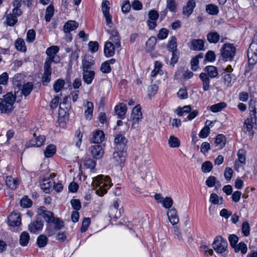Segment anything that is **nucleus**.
Masks as SVG:
<instances>
[{"label":"nucleus","instance_id":"f257e3e1","mask_svg":"<svg viewBox=\"0 0 257 257\" xmlns=\"http://www.w3.org/2000/svg\"><path fill=\"white\" fill-rule=\"evenodd\" d=\"M92 185L96 189V194L100 196H102L112 186V183L109 176L99 175L93 178Z\"/></svg>","mask_w":257,"mask_h":257},{"label":"nucleus","instance_id":"f03ea898","mask_svg":"<svg viewBox=\"0 0 257 257\" xmlns=\"http://www.w3.org/2000/svg\"><path fill=\"white\" fill-rule=\"evenodd\" d=\"M109 40L106 42L104 46V54L106 57L113 56L115 54V48H119L120 38L118 32L116 30H112L110 32Z\"/></svg>","mask_w":257,"mask_h":257},{"label":"nucleus","instance_id":"7ed1b4c3","mask_svg":"<svg viewBox=\"0 0 257 257\" xmlns=\"http://www.w3.org/2000/svg\"><path fill=\"white\" fill-rule=\"evenodd\" d=\"M48 220H45L46 222L45 233L48 236L55 235L58 230L64 227V221L59 217H55L54 214Z\"/></svg>","mask_w":257,"mask_h":257},{"label":"nucleus","instance_id":"20e7f679","mask_svg":"<svg viewBox=\"0 0 257 257\" xmlns=\"http://www.w3.org/2000/svg\"><path fill=\"white\" fill-rule=\"evenodd\" d=\"M16 101V97L12 93L9 92L0 98V111L2 113H7L12 111Z\"/></svg>","mask_w":257,"mask_h":257},{"label":"nucleus","instance_id":"39448f33","mask_svg":"<svg viewBox=\"0 0 257 257\" xmlns=\"http://www.w3.org/2000/svg\"><path fill=\"white\" fill-rule=\"evenodd\" d=\"M221 56L225 61H232L236 53V48L233 44H224L221 50Z\"/></svg>","mask_w":257,"mask_h":257},{"label":"nucleus","instance_id":"423d86ee","mask_svg":"<svg viewBox=\"0 0 257 257\" xmlns=\"http://www.w3.org/2000/svg\"><path fill=\"white\" fill-rule=\"evenodd\" d=\"M59 51V48L57 46H52L48 48L46 50V54L47 57L45 60V64L51 65L52 62L57 63L60 61V58L57 55Z\"/></svg>","mask_w":257,"mask_h":257},{"label":"nucleus","instance_id":"0eeeda50","mask_svg":"<svg viewBox=\"0 0 257 257\" xmlns=\"http://www.w3.org/2000/svg\"><path fill=\"white\" fill-rule=\"evenodd\" d=\"M212 246L217 253H222L227 248V242L221 236H218L214 238Z\"/></svg>","mask_w":257,"mask_h":257},{"label":"nucleus","instance_id":"6e6552de","mask_svg":"<svg viewBox=\"0 0 257 257\" xmlns=\"http://www.w3.org/2000/svg\"><path fill=\"white\" fill-rule=\"evenodd\" d=\"M126 156V150H115L113 154L112 162L115 166L122 167L124 166Z\"/></svg>","mask_w":257,"mask_h":257},{"label":"nucleus","instance_id":"1a4fd4ad","mask_svg":"<svg viewBox=\"0 0 257 257\" xmlns=\"http://www.w3.org/2000/svg\"><path fill=\"white\" fill-rule=\"evenodd\" d=\"M141 109V105L138 104L132 110L131 118L132 122V127L134 128H136L138 126L139 122L141 121L143 118Z\"/></svg>","mask_w":257,"mask_h":257},{"label":"nucleus","instance_id":"9d476101","mask_svg":"<svg viewBox=\"0 0 257 257\" xmlns=\"http://www.w3.org/2000/svg\"><path fill=\"white\" fill-rule=\"evenodd\" d=\"M8 224L12 227L19 226L21 224L20 214L16 212H13L8 217Z\"/></svg>","mask_w":257,"mask_h":257},{"label":"nucleus","instance_id":"9b49d317","mask_svg":"<svg viewBox=\"0 0 257 257\" xmlns=\"http://www.w3.org/2000/svg\"><path fill=\"white\" fill-rule=\"evenodd\" d=\"M127 142V141L124 136L122 135H117L114 140L115 150H126Z\"/></svg>","mask_w":257,"mask_h":257},{"label":"nucleus","instance_id":"f8f14e48","mask_svg":"<svg viewBox=\"0 0 257 257\" xmlns=\"http://www.w3.org/2000/svg\"><path fill=\"white\" fill-rule=\"evenodd\" d=\"M126 105L124 103H119L114 107V113L119 119H123L125 117L127 112Z\"/></svg>","mask_w":257,"mask_h":257},{"label":"nucleus","instance_id":"ddd939ff","mask_svg":"<svg viewBox=\"0 0 257 257\" xmlns=\"http://www.w3.org/2000/svg\"><path fill=\"white\" fill-rule=\"evenodd\" d=\"M189 47L194 51H201L204 49V41L202 39H192L189 43Z\"/></svg>","mask_w":257,"mask_h":257},{"label":"nucleus","instance_id":"4468645a","mask_svg":"<svg viewBox=\"0 0 257 257\" xmlns=\"http://www.w3.org/2000/svg\"><path fill=\"white\" fill-rule=\"evenodd\" d=\"M43 226V221L37 219L29 224V230L31 233L36 234L42 230Z\"/></svg>","mask_w":257,"mask_h":257},{"label":"nucleus","instance_id":"2eb2a0df","mask_svg":"<svg viewBox=\"0 0 257 257\" xmlns=\"http://www.w3.org/2000/svg\"><path fill=\"white\" fill-rule=\"evenodd\" d=\"M91 154L95 159H99L104 154V150L101 145H94L91 146Z\"/></svg>","mask_w":257,"mask_h":257},{"label":"nucleus","instance_id":"dca6fc26","mask_svg":"<svg viewBox=\"0 0 257 257\" xmlns=\"http://www.w3.org/2000/svg\"><path fill=\"white\" fill-rule=\"evenodd\" d=\"M196 7L195 0H189L186 5L183 7L182 14L186 17L190 16L193 12L194 9Z\"/></svg>","mask_w":257,"mask_h":257},{"label":"nucleus","instance_id":"f3484780","mask_svg":"<svg viewBox=\"0 0 257 257\" xmlns=\"http://www.w3.org/2000/svg\"><path fill=\"white\" fill-rule=\"evenodd\" d=\"M167 215L169 221L173 225H176L179 222V217L175 208H172L169 209L167 212Z\"/></svg>","mask_w":257,"mask_h":257},{"label":"nucleus","instance_id":"a211bd4d","mask_svg":"<svg viewBox=\"0 0 257 257\" xmlns=\"http://www.w3.org/2000/svg\"><path fill=\"white\" fill-rule=\"evenodd\" d=\"M222 77L224 85L227 87L232 86L236 80L235 76L232 73H226V72H222Z\"/></svg>","mask_w":257,"mask_h":257},{"label":"nucleus","instance_id":"6ab92c4d","mask_svg":"<svg viewBox=\"0 0 257 257\" xmlns=\"http://www.w3.org/2000/svg\"><path fill=\"white\" fill-rule=\"evenodd\" d=\"M83 106L85 108L84 115L86 119H91L92 117L94 110V105L92 102L86 101L84 102Z\"/></svg>","mask_w":257,"mask_h":257},{"label":"nucleus","instance_id":"aec40b11","mask_svg":"<svg viewBox=\"0 0 257 257\" xmlns=\"http://www.w3.org/2000/svg\"><path fill=\"white\" fill-rule=\"evenodd\" d=\"M44 70L42 82L44 85H46L50 81L52 73L51 65L44 64Z\"/></svg>","mask_w":257,"mask_h":257},{"label":"nucleus","instance_id":"412c9836","mask_svg":"<svg viewBox=\"0 0 257 257\" xmlns=\"http://www.w3.org/2000/svg\"><path fill=\"white\" fill-rule=\"evenodd\" d=\"M162 64L158 61L155 62L154 68L151 73V77L155 78L158 75L162 76L164 75V71L162 69Z\"/></svg>","mask_w":257,"mask_h":257},{"label":"nucleus","instance_id":"4be33fe9","mask_svg":"<svg viewBox=\"0 0 257 257\" xmlns=\"http://www.w3.org/2000/svg\"><path fill=\"white\" fill-rule=\"evenodd\" d=\"M93 70L83 71L82 76L84 82L87 84H90L95 76Z\"/></svg>","mask_w":257,"mask_h":257},{"label":"nucleus","instance_id":"5701e85b","mask_svg":"<svg viewBox=\"0 0 257 257\" xmlns=\"http://www.w3.org/2000/svg\"><path fill=\"white\" fill-rule=\"evenodd\" d=\"M199 78L202 83V88L204 91L210 89V79L206 73H201Z\"/></svg>","mask_w":257,"mask_h":257},{"label":"nucleus","instance_id":"b1692460","mask_svg":"<svg viewBox=\"0 0 257 257\" xmlns=\"http://www.w3.org/2000/svg\"><path fill=\"white\" fill-rule=\"evenodd\" d=\"M206 38L209 43L215 44L219 41L220 37L217 32L213 31L207 34Z\"/></svg>","mask_w":257,"mask_h":257},{"label":"nucleus","instance_id":"393cba45","mask_svg":"<svg viewBox=\"0 0 257 257\" xmlns=\"http://www.w3.org/2000/svg\"><path fill=\"white\" fill-rule=\"evenodd\" d=\"M78 27V24L75 21L69 20L67 21L63 27L65 33H70L71 31L76 30Z\"/></svg>","mask_w":257,"mask_h":257},{"label":"nucleus","instance_id":"a878e982","mask_svg":"<svg viewBox=\"0 0 257 257\" xmlns=\"http://www.w3.org/2000/svg\"><path fill=\"white\" fill-rule=\"evenodd\" d=\"M94 64L93 58L91 56L85 57L82 60L83 71H88Z\"/></svg>","mask_w":257,"mask_h":257},{"label":"nucleus","instance_id":"bb28decb","mask_svg":"<svg viewBox=\"0 0 257 257\" xmlns=\"http://www.w3.org/2000/svg\"><path fill=\"white\" fill-rule=\"evenodd\" d=\"M205 72L206 73L209 78H214L218 76V72L217 68L214 66H207L204 69Z\"/></svg>","mask_w":257,"mask_h":257},{"label":"nucleus","instance_id":"cd10ccee","mask_svg":"<svg viewBox=\"0 0 257 257\" xmlns=\"http://www.w3.org/2000/svg\"><path fill=\"white\" fill-rule=\"evenodd\" d=\"M118 203L117 201L114 200L113 201V206L111 207L109 211V215L110 217L117 219L120 216V211L118 210Z\"/></svg>","mask_w":257,"mask_h":257},{"label":"nucleus","instance_id":"c85d7f7f","mask_svg":"<svg viewBox=\"0 0 257 257\" xmlns=\"http://www.w3.org/2000/svg\"><path fill=\"white\" fill-rule=\"evenodd\" d=\"M46 138L44 135H40L32 139L30 142V145L32 147H39L44 144Z\"/></svg>","mask_w":257,"mask_h":257},{"label":"nucleus","instance_id":"c756f323","mask_svg":"<svg viewBox=\"0 0 257 257\" xmlns=\"http://www.w3.org/2000/svg\"><path fill=\"white\" fill-rule=\"evenodd\" d=\"M104 140V134L103 131L98 130L94 132L92 137V143L100 144Z\"/></svg>","mask_w":257,"mask_h":257},{"label":"nucleus","instance_id":"7c9ffc66","mask_svg":"<svg viewBox=\"0 0 257 257\" xmlns=\"http://www.w3.org/2000/svg\"><path fill=\"white\" fill-rule=\"evenodd\" d=\"M5 182L6 185L12 190L16 189L18 185V180L12 176H7L5 179Z\"/></svg>","mask_w":257,"mask_h":257},{"label":"nucleus","instance_id":"2f4dec72","mask_svg":"<svg viewBox=\"0 0 257 257\" xmlns=\"http://www.w3.org/2000/svg\"><path fill=\"white\" fill-rule=\"evenodd\" d=\"M24 79V75L21 73L16 74L13 78V83L14 85L19 89L22 87V83L23 82Z\"/></svg>","mask_w":257,"mask_h":257},{"label":"nucleus","instance_id":"473e14b6","mask_svg":"<svg viewBox=\"0 0 257 257\" xmlns=\"http://www.w3.org/2000/svg\"><path fill=\"white\" fill-rule=\"evenodd\" d=\"M16 49L21 52H26L27 47L24 40L22 38H18L15 42Z\"/></svg>","mask_w":257,"mask_h":257},{"label":"nucleus","instance_id":"72a5a7b5","mask_svg":"<svg viewBox=\"0 0 257 257\" xmlns=\"http://www.w3.org/2000/svg\"><path fill=\"white\" fill-rule=\"evenodd\" d=\"M38 213L39 215L42 216L45 220H49V218L54 214L52 212L46 210L44 206H41L38 208Z\"/></svg>","mask_w":257,"mask_h":257},{"label":"nucleus","instance_id":"f704fd0d","mask_svg":"<svg viewBox=\"0 0 257 257\" xmlns=\"http://www.w3.org/2000/svg\"><path fill=\"white\" fill-rule=\"evenodd\" d=\"M30 239V235L28 232L24 231L21 233L20 236L19 242L21 246H26L29 243Z\"/></svg>","mask_w":257,"mask_h":257},{"label":"nucleus","instance_id":"c9c22d12","mask_svg":"<svg viewBox=\"0 0 257 257\" xmlns=\"http://www.w3.org/2000/svg\"><path fill=\"white\" fill-rule=\"evenodd\" d=\"M227 106V104L224 102H220L218 103L212 105L210 106L209 109L214 113L221 111Z\"/></svg>","mask_w":257,"mask_h":257},{"label":"nucleus","instance_id":"e433bc0d","mask_svg":"<svg viewBox=\"0 0 257 257\" xmlns=\"http://www.w3.org/2000/svg\"><path fill=\"white\" fill-rule=\"evenodd\" d=\"M33 88V84L32 82H27L22 85L21 89L22 94L25 96H28Z\"/></svg>","mask_w":257,"mask_h":257},{"label":"nucleus","instance_id":"4c0bfd02","mask_svg":"<svg viewBox=\"0 0 257 257\" xmlns=\"http://www.w3.org/2000/svg\"><path fill=\"white\" fill-rule=\"evenodd\" d=\"M53 182L49 180H44L41 184V188L45 193H49L53 186Z\"/></svg>","mask_w":257,"mask_h":257},{"label":"nucleus","instance_id":"58836bf2","mask_svg":"<svg viewBox=\"0 0 257 257\" xmlns=\"http://www.w3.org/2000/svg\"><path fill=\"white\" fill-rule=\"evenodd\" d=\"M191 110V106L185 105L182 107H178L175 110V112L179 116H183L188 113Z\"/></svg>","mask_w":257,"mask_h":257},{"label":"nucleus","instance_id":"ea45409f","mask_svg":"<svg viewBox=\"0 0 257 257\" xmlns=\"http://www.w3.org/2000/svg\"><path fill=\"white\" fill-rule=\"evenodd\" d=\"M226 142V137L222 134L218 135L216 136L215 141L216 146L219 147L221 149L223 148L225 146Z\"/></svg>","mask_w":257,"mask_h":257},{"label":"nucleus","instance_id":"a19ab883","mask_svg":"<svg viewBox=\"0 0 257 257\" xmlns=\"http://www.w3.org/2000/svg\"><path fill=\"white\" fill-rule=\"evenodd\" d=\"M56 151L55 146L54 145H49L46 147L44 151L45 157L47 158H51L56 153Z\"/></svg>","mask_w":257,"mask_h":257},{"label":"nucleus","instance_id":"79ce46f5","mask_svg":"<svg viewBox=\"0 0 257 257\" xmlns=\"http://www.w3.org/2000/svg\"><path fill=\"white\" fill-rule=\"evenodd\" d=\"M237 160L235 161L241 163V165H245L246 163V152L244 149H239L237 153Z\"/></svg>","mask_w":257,"mask_h":257},{"label":"nucleus","instance_id":"37998d69","mask_svg":"<svg viewBox=\"0 0 257 257\" xmlns=\"http://www.w3.org/2000/svg\"><path fill=\"white\" fill-rule=\"evenodd\" d=\"M48 241V238L45 235H40L37 239V244L38 246L41 248L45 246Z\"/></svg>","mask_w":257,"mask_h":257},{"label":"nucleus","instance_id":"c03bdc74","mask_svg":"<svg viewBox=\"0 0 257 257\" xmlns=\"http://www.w3.org/2000/svg\"><path fill=\"white\" fill-rule=\"evenodd\" d=\"M168 144L170 147L175 148L180 146V142L177 137L171 136L168 140Z\"/></svg>","mask_w":257,"mask_h":257},{"label":"nucleus","instance_id":"a18cd8bd","mask_svg":"<svg viewBox=\"0 0 257 257\" xmlns=\"http://www.w3.org/2000/svg\"><path fill=\"white\" fill-rule=\"evenodd\" d=\"M206 11L211 15H216L219 12L218 8L214 4H209L206 6Z\"/></svg>","mask_w":257,"mask_h":257},{"label":"nucleus","instance_id":"49530a36","mask_svg":"<svg viewBox=\"0 0 257 257\" xmlns=\"http://www.w3.org/2000/svg\"><path fill=\"white\" fill-rule=\"evenodd\" d=\"M167 49L170 51L177 50V39L175 36H172L169 40L168 45Z\"/></svg>","mask_w":257,"mask_h":257},{"label":"nucleus","instance_id":"de8ad7c7","mask_svg":"<svg viewBox=\"0 0 257 257\" xmlns=\"http://www.w3.org/2000/svg\"><path fill=\"white\" fill-rule=\"evenodd\" d=\"M233 248L235 252H238L240 251L242 254L246 253L247 250L246 244L243 242H240L238 244H236V246L233 247Z\"/></svg>","mask_w":257,"mask_h":257},{"label":"nucleus","instance_id":"09e8293b","mask_svg":"<svg viewBox=\"0 0 257 257\" xmlns=\"http://www.w3.org/2000/svg\"><path fill=\"white\" fill-rule=\"evenodd\" d=\"M18 22V18L14 15L9 14L6 16V22L8 26H14Z\"/></svg>","mask_w":257,"mask_h":257},{"label":"nucleus","instance_id":"8fccbe9b","mask_svg":"<svg viewBox=\"0 0 257 257\" xmlns=\"http://www.w3.org/2000/svg\"><path fill=\"white\" fill-rule=\"evenodd\" d=\"M157 43V39L155 37H151L146 42V49L148 51H152Z\"/></svg>","mask_w":257,"mask_h":257},{"label":"nucleus","instance_id":"3c124183","mask_svg":"<svg viewBox=\"0 0 257 257\" xmlns=\"http://www.w3.org/2000/svg\"><path fill=\"white\" fill-rule=\"evenodd\" d=\"M167 9L171 13H176L177 11V5L174 0H167Z\"/></svg>","mask_w":257,"mask_h":257},{"label":"nucleus","instance_id":"603ef678","mask_svg":"<svg viewBox=\"0 0 257 257\" xmlns=\"http://www.w3.org/2000/svg\"><path fill=\"white\" fill-rule=\"evenodd\" d=\"M256 122L255 120H253L252 118H246L243 123V127L246 129L247 132H251L253 128V123Z\"/></svg>","mask_w":257,"mask_h":257},{"label":"nucleus","instance_id":"864d4df0","mask_svg":"<svg viewBox=\"0 0 257 257\" xmlns=\"http://www.w3.org/2000/svg\"><path fill=\"white\" fill-rule=\"evenodd\" d=\"M64 84L65 81L64 80L61 79L57 80L53 85V88L54 91L57 93L59 92L64 87Z\"/></svg>","mask_w":257,"mask_h":257},{"label":"nucleus","instance_id":"5fc2aeb1","mask_svg":"<svg viewBox=\"0 0 257 257\" xmlns=\"http://www.w3.org/2000/svg\"><path fill=\"white\" fill-rule=\"evenodd\" d=\"M200 251L206 256L212 255L213 254V250L210 248L208 246L204 244L200 246Z\"/></svg>","mask_w":257,"mask_h":257},{"label":"nucleus","instance_id":"6e6d98bb","mask_svg":"<svg viewBox=\"0 0 257 257\" xmlns=\"http://www.w3.org/2000/svg\"><path fill=\"white\" fill-rule=\"evenodd\" d=\"M220 186V182H216V178L213 176H210L206 180L205 184L208 187H213L215 184Z\"/></svg>","mask_w":257,"mask_h":257},{"label":"nucleus","instance_id":"4d7b16f0","mask_svg":"<svg viewBox=\"0 0 257 257\" xmlns=\"http://www.w3.org/2000/svg\"><path fill=\"white\" fill-rule=\"evenodd\" d=\"M213 168V165L211 162L206 161L202 164L201 169L205 173L210 172Z\"/></svg>","mask_w":257,"mask_h":257},{"label":"nucleus","instance_id":"13d9d810","mask_svg":"<svg viewBox=\"0 0 257 257\" xmlns=\"http://www.w3.org/2000/svg\"><path fill=\"white\" fill-rule=\"evenodd\" d=\"M159 86L157 84H153L148 88V96L150 98L154 96L157 92Z\"/></svg>","mask_w":257,"mask_h":257},{"label":"nucleus","instance_id":"bf43d9fd","mask_svg":"<svg viewBox=\"0 0 257 257\" xmlns=\"http://www.w3.org/2000/svg\"><path fill=\"white\" fill-rule=\"evenodd\" d=\"M84 167L91 170L94 169L96 166V162L92 159H86L84 162Z\"/></svg>","mask_w":257,"mask_h":257},{"label":"nucleus","instance_id":"052dcab7","mask_svg":"<svg viewBox=\"0 0 257 257\" xmlns=\"http://www.w3.org/2000/svg\"><path fill=\"white\" fill-rule=\"evenodd\" d=\"M36 38V32L33 29L29 30L27 33L26 41L31 43L34 41Z\"/></svg>","mask_w":257,"mask_h":257},{"label":"nucleus","instance_id":"680f3d73","mask_svg":"<svg viewBox=\"0 0 257 257\" xmlns=\"http://www.w3.org/2000/svg\"><path fill=\"white\" fill-rule=\"evenodd\" d=\"M169 34V31L166 28L161 29L157 35V38L159 40H162L167 38Z\"/></svg>","mask_w":257,"mask_h":257},{"label":"nucleus","instance_id":"e2e57ef3","mask_svg":"<svg viewBox=\"0 0 257 257\" xmlns=\"http://www.w3.org/2000/svg\"><path fill=\"white\" fill-rule=\"evenodd\" d=\"M163 207L166 209L171 208L173 204V200L172 198L170 197H166L164 198V200L161 203Z\"/></svg>","mask_w":257,"mask_h":257},{"label":"nucleus","instance_id":"0e129e2a","mask_svg":"<svg viewBox=\"0 0 257 257\" xmlns=\"http://www.w3.org/2000/svg\"><path fill=\"white\" fill-rule=\"evenodd\" d=\"M20 204L21 206L24 208H29L31 206L32 202L27 196H24L21 200Z\"/></svg>","mask_w":257,"mask_h":257},{"label":"nucleus","instance_id":"69168bd1","mask_svg":"<svg viewBox=\"0 0 257 257\" xmlns=\"http://www.w3.org/2000/svg\"><path fill=\"white\" fill-rule=\"evenodd\" d=\"M90 223L91 220L89 218H84L82 223V226L80 229L81 232H85L87 230Z\"/></svg>","mask_w":257,"mask_h":257},{"label":"nucleus","instance_id":"338daca9","mask_svg":"<svg viewBox=\"0 0 257 257\" xmlns=\"http://www.w3.org/2000/svg\"><path fill=\"white\" fill-rule=\"evenodd\" d=\"M242 232L244 236H247L250 233V226L247 221H244L242 224Z\"/></svg>","mask_w":257,"mask_h":257},{"label":"nucleus","instance_id":"774afa93","mask_svg":"<svg viewBox=\"0 0 257 257\" xmlns=\"http://www.w3.org/2000/svg\"><path fill=\"white\" fill-rule=\"evenodd\" d=\"M210 133V127L207 126L203 127L199 133V137L200 138H206Z\"/></svg>","mask_w":257,"mask_h":257}]
</instances>
